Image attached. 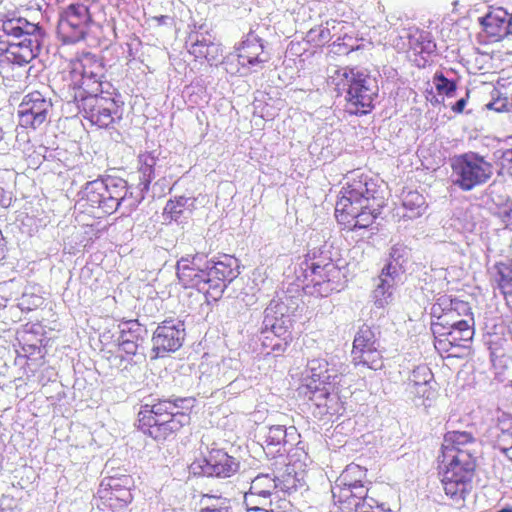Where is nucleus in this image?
<instances>
[{"mask_svg":"<svg viewBox=\"0 0 512 512\" xmlns=\"http://www.w3.org/2000/svg\"><path fill=\"white\" fill-rule=\"evenodd\" d=\"M126 194V183L122 180H94L88 182L81 197L84 211L96 218L110 215L117 210Z\"/></svg>","mask_w":512,"mask_h":512,"instance_id":"nucleus-7","label":"nucleus"},{"mask_svg":"<svg viewBox=\"0 0 512 512\" xmlns=\"http://www.w3.org/2000/svg\"><path fill=\"white\" fill-rule=\"evenodd\" d=\"M493 270V283L506 301H509V298L512 297V258L496 262L493 265Z\"/></svg>","mask_w":512,"mask_h":512,"instance_id":"nucleus-27","label":"nucleus"},{"mask_svg":"<svg viewBox=\"0 0 512 512\" xmlns=\"http://www.w3.org/2000/svg\"><path fill=\"white\" fill-rule=\"evenodd\" d=\"M342 374L330 368L329 362L324 358L312 359L307 364V375L302 388L310 401L318 407L326 406L332 393L339 392Z\"/></svg>","mask_w":512,"mask_h":512,"instance_id":"nucleus-8","label":"nucleus"},{"mask_svg":"<svg viewBox=\"0 0 512 512\" xmlns=\"http://www.w3.org/2000/svg\"><path fill=\"white\" fill-rule=\"evenodd\" d=\"M511 387H512V381H511Z\"/></svg>","mask_w":512,"mask_h":512,"instance_id":"nucleus-51","label":"nucleus"},{"mask_svg":"<svg viewBox=\"0 0 512 512\" xmlns=\"http://www.w3.org/2000/svg\"><path fill=\"white\" fill-rule=\"evenodd\" d=\"M410 60L418 68H425L436 53V43L429 32L421 31L409 38Z\"/></svg>","mask_w":512,"mask_h":512,"instance_id":"nucleus-23","label":"nucleus"},{"mask_svg":"<svg viewBox=\"0 0 512 512\" xmlns=\"http://www.w3.org/2000/svg\"><path fill=\"white\" fill-rule=\"evenodd\" d=\"M329 83L336 96H344V112L348 115L363 117L375 109L379 89L366 70L340 67L329 77Z\"/></svg>","mask_w":512,"mask_h":512,"instance_id":"nucleus-4","label":"nucleus"},{"mask_svg":"<svg viewBox=\"0 0 512 512\" xmlns=\"http://www.w3.org/2000/svg\"><path fill=\"white\" fill-rule=\"evenodd\" d=\"M497 428L503 433L512 435V417L503 414L498 418Z\"/></svg>","mask_w":512,"mask_h":512,"instance_id":"nucleus-40","label":"nucleus"},{"mask_svg":"<svg viewBox=\"0 0 512 512\" xmlns=\"http://www.w3.org/2000/svg\"><path fill=\"white\" fill-rule=\"evenodd\" d=\"M187 201L188 199L184 196L168 200L163 210L164 219L170 222L178 221L186 210Z\"/></svg>","mask_w":512,"mask_h":512,"instance_id":"nucleus-33","label":"nucleus"},{"mask_svg":"<svg viewBox=\"0 0 512 512\" xmlns=\"http://www.w3.org/2000/svg\"><path fill=\"white\" fill-rule=\"evenodd\" d=\"M474 437L469 432L449 431L444 435L441 453L461 455L466 453L470 458H476L473 450Z\"/></svg>","mask_w":512,"mask_h":512,"instance_id":"nucleus-24","label":"nucleus"},{"mask_svg":"<svg viewBox=\"0 0 512 512\" xmlns=\"http://www.w3.org/2000/svg\"><path fill=\"white\" fill-rule=\"evenodd\" d=\"M320 36L323 38V39H328L329 36H330V30L328 28H323L321 29L320 31Z\"/></svg>","mask_w":512,"mask_h":512,"instance_id":"nucleus-45","label":"nucleus"},{"mask_svg":"<svg viewBox=\"0 0 512 512\" xmlns=\"http://www.w3.org/2000/svg\"><path fill=\"white\" fill-rule=\"evenodd\" d=\"M186 45L188 53L200 64L213 65L222 57L221 45L210 31H191L188 34Z\"/></svg>","mask_w":512,"mask_h":512,"instance_id":"nucleus-17","label":"nucleus"},{"mask_svg":"<svg viewBox=\"0 0 512 512\" xmlns=\"http://www.w3.org/2000/svg\"><path fill=\"white\" fill-rule=\"evenodd\" d=\"M3 189L0 187V206H2Z\"/></svg>","mask_w":512,"mask_h":512,"instance_id":"nucleus-49","label":"nucleus"},{"mask_svg":"<svg viewBox=\"0 0 512 512\" xmlns=\"http://www.w3.org/2000/svg\"><path fill=\"white\" fill-rule=\"evenodd\" d=\"M201 503V512H232L230 501L226 498L206 496Z\"/></svg>","mask_w":512,"mask_h":512,"instance_id":"nucleus-35","label":"nucleus"},{"mask_svg":"<svg viewBox=\"0 0 512 512\" xmlns=\"http://www.w3.org/2000/svg\"><path fill=\"white\" fill-rule=\"evenodd\" d=\"M40 51V43L35 36L24 35L17 42L9 43L1 55L0 62L19 66L32 61Z\"/></svg>","mask_w":512,"mask_h":512,"instance_id":"nucleus-21","label":"nucleus"},{"mask_svg":"<svg viewBox=\"0 0 512 512\" xmlns=\"http://www.w3.org/2000/svg\"><path fill=\"white\" fill-rule=\"evenodd\" d=\"M355 491V489L343 485L336 480L335 485L332 487L334 503L343 510L363 509L365 506L373 508L368 503L367 493L356 494Z\"/></svg>","mask_w":512,"mask_h":512,"instance_id":"nucleus-25","label":"nucleus"},{"mask_svg":"<svg viewBox=\"0 0 512 512\" xmlns=\"http://www.w3.org/2000/svg\"><path fill=\"white\" fill-rule=\"evenodd\" d=\"M436 384L431 369L426 365L415 367L409 378L408 387Z\"/></svg>","mask_w":512,"mask_h":512,"instance_id":"nucleus-34","label":"nucleus"},{"mask_svg":"<svg viewBox=\"0 0 512 512\" xmlns=\"http://www.w3.org/2000/svg\"><path fill=\"white\" fill-rule=\"evenodd\" d=\"M187 399H157L140 406L135 427L157 443L175 439L191 423L192 407Z\"/></svg>","mask_w":512,"mask_h":512,"instance_id":"nucleus-3","label":"nucleus"},{"mask_svg":"<svg viewBox=\"0 0 512 512\" xmlns=\"http://www.w3.org/2000/svg\"><path fill=\"white\" fill-rule=\"evenodd\" d=\"M137 172L139 174V182L144 189H148L155 177V166L157 157L153 152L145 151L138 155Z\"/></svg>","mask_w":512,"mask_h":512,"instance_id":"nucleus-29","label":"nucleus"},{"mask_svg":"<svg viewBox=\"0 0 512 512\" xmlns=\"http://www.w3.org/2000/svg\"><path fill=\"white\" fill-rule=\"evenodd\" d=\"M502 452L512 462V445L510 447H501Z\"/></svg>","mask_w":512,"mask_h":512,"instance_id":"nucleus-43","label":"nucleus"},{"mask_svg":"<svg viewBox=\"0 0 512 512\" xmlns=\"http://www.w3.org/2000/svg\"><path fill=\"white\" fill-rule=\"evenodd\" d=\"M466 103H467V99L466 98H461L460 100H458L452 107H451V110L454 112V113H457V114H460L464 111V108L466 106Z\"/></svg>","mask_w":512,"mask_h":512,"instance_id":"nucleus-41","label":"nucleus"},{"mask_svg":"<svg viewBox=\"0 0 512 512\" xmlns=\"http://www.w3.org/2000/svg\"><path fill=\"white\" fill-rule=\"evenodd\" d=\"M153 19L159 24V25H163L165 24V21L168 19V16L166 15H160V16H155L153 17Z\"/></svg>","mask_w":512,"mask_h":512,"instance_id":"nucleus-44","label":"nucleus"},{"mask_svg":"<svg viewBox=\"0 0 512 512\" xmlns=\"http://www.w3.org/2000/svg\"><path fill=\"white\" fill-rule=\"evenodd\" d=\"M376 337L367 325H363L356 333L352 345V362L355 366H366L372 370L383 368V356L376 346Z\"/></svg>","mask_w":512,"mask_h":512,"instance_id":"nucleus-14","label":"nucleus"},{"mask_svg":"<svg viewBox=\"0 0 512 512\" xmlns=\"http://www.w3.org/2000/svg\"><path fill=\"white\" fill-rule=\"evenodd\" d=\"M0 512H5V510L3 508L0 507Z\"/></svg>","mask_w":512,"mask_h":512,"instance_id":"nucleus-50","label":"nucleus"},{"mask_svg":"<svg viewBox=\"0 0 512 512\" xmlns=\"http://www.w3.org/2000/svg\"><path fill=\"white\" fill-rule=\"evenodd\" d=\"M275 431L280 432L282 434H284V432H285L284 429L282 427H280V426L276 427Z\"/></svg>","mask_w":512,"mask_h":512,"instance_id":"nucleus-48","label":"nucleus"},{"mask_svg":"<svg viewBox=\"0 0 512 512\" xmlns=\"http://www.w3.org/2000/svg\"><path fill=\"white\" fill-rule=\"evenodd\" d=\"M434 83L436 90L439 94H444L452 97L456 92L457 85L455 81H450L443 73H436L434 75Z\"/></svg>","mask_w":512,"mask_h":512,"instance_id":"nucleus-36","label":"nucleus"},{"mask_svg":"<svg viewBox=\"0 0 512 512\" xmlns=\"http://www.w3.org/2000/svg\"><path fill=\"white\" fill-rule=\"evenodd\" d=\"M201 260L198 254L181 257L176 263V275L184 289H196L210 304L207 269H202Z\"/></svg>","mask_w":512,"mask_h":512,"instance_id":"nucleus-15","label":"nucleus"},{"mask_svg":"<svg viewBox=\"0 0 512 512\" xmlns=\"http://www.w3.org/2000/svg\"><path fill=\"white\" fill-rule=\"evenodd\" d=\"M247 512H280L278 510H275L272 506L271 507H263L253 510H248Z\"/></svg>","mask_w":512,"mask_h":512,"instance_id":"nucleus-42","label":"nucleus"},{"mask_svg":"<svg viewBox=\"0 0 512 512\" xmlns=\"http://www.w3.org/2000/svg\"><path fill=\"white\" fill-rule=\"evenodd\" d=\"M138 351L137 341L126 339L122 332L120 342L118 344L117 354L115 359H119L120 365H123L121 370H130L136 363L133 361V357Z\"/></svg>","mask_w":512,"mask_h":512,"instance_id":"nucleus-30","label":"nucleus"},{"mask_svg":"<svg viewBox=\"0 0 512 512\" xmlns=\"http://www.w3.org/2000/svg\"><path fill=\"white\" fill-rule=\"evenodd\" d=\"M454 183L463 191L485 184L493 175V165L484 156L467 152L455 156L451 163Z\"/></svg>","mask_w":512,"mask_h":512,"instance_id":"nucleus-9","label":"nucleus"},{"mask_svg":"<svg viewBox=\"0 0 512 512\" xmlns=\"http://www.w3.org/2000/svg\"><path fill=\"white\" fill-rule=\"evenodd\" d=\"M300 270L302 275L298 279L302 277L304 286L312 287L322 297L340 291L346 282L343 269L333 260L330 251L308 252L300 263Z\"/></svg>","mask_w":512,"mask_h":512,"instance_id":"nucleus-5","label":"nucleus"},{"mask_svg":"<svg viewBox=\"0 0 512 512\" xmlns=\"http://www.w3.org/2000/svg\"><path fill=\"white\" fill-rule=\"evenodd\" d=\"M508 27H509V34L512 35V15H511V18L508 22Z\"/></svg>","mask_w":512,"mask_h":512,"instance_id":"nucleus-47","label":"nucleus"},{"mask_svg":"<svg viewBox=\"0 0 512 512\" xmlns=\"http://www.w3.org/2000/svg\"><path fill=\"white\" fill-rule=\"evenodd\" d=\"M480 24L483 32L489 39L493 41L501 40L503 48L505 47V43L511 40L510 37L502 39L503 35L509 33L508 24H506V21L503 18L493 13H488L484 17L480 18Z\"/></svg>","mask_w":512,"mask_h":512,"instance_id":"nucleus-26","label":"nucleus"},{"mask_svg":"<svg viewBox=\"0 0 512 512\" xmlns=\"http://www.w3.org/2000/svg\"><path fill=\"white\" fill-rule=\"evenodd\" d=\"M366 477V468L358 464L351 463L345 467L336 480L343 485H347L348 487L355 489L356 494H361L368 492L364 485Z\"/></svg>","mask_w":512,"mask_h":512,"instance_id":"nucleus-28","label":"nucleus"},{"mask_svg":"<svg viewBox=\"0 0 512 512\" xmlns=\"http://www.w3.org/2000/svg\"><path fill=\"white\" fill-rule=\"evenodd\" d=\"M436 384L407 387L409 399L417 406H431L437 398Z\"/></svg>","mask_w":512,"mask_h":512,"instance_id":"nucleus-31","label":"nucleus"},{"mask_svg":"<svg viewBox=\"0 0 512 512\" xmlns=\"http://www.w3.org/2000/svg\"><path fill=\"white\" fill-rule=\"evenodd\" d=\"M431 330L448 328L470 323L471 307L468 302L452 299L447 295L440 296L431 306Z\"/></svg>","mask_w":512,"mask_h":512,"instance_id":"nucleus-12","label":"nucleus"},{"mask_svg":"<svg viewBox=\"0 0 512 512\" xmlns=\"http://www.w3.org/2000/svg\"><path fill=\"white\" fill-rule=\"evenodd\" d=\"M236 258L224 255L213 265L207 268L209 289V298L212 302L218 301L227 287V283L231 282L237 275Z\"/></svg>","mask_w":512,"mask_h":512,"instance_id":"nucleus-19","label":"nucleus"},{"mask_svg":"<svg viewBox=\"0 0 512 512\" xmlns=\"http://www.w3.org/2000/svg\"><path fill=\"white\" fill-rule=\"evenodd\" d=\"M200 474L207 477L229 478L235 475L239 468V460L229 455L224 449L212 448L198 463Z\"/></svg>","mask_w":512,"mask_h":512,"instance_id":"nucleus-20","label":"nucleus"},{"mask_svg":"<svg viewBox=\"0 0 512 512\" xmlns=\"http://www.w3.org/2000/svg\"><path fill=\"white\" fill-rule=\"evenodd\" d=\"M424 203L423 196L417 191H409L403 195V206L410 210L421 207Z\"/></svg>","mask_w":512,"mask_h":512,"instance_id":"nucleus-38","label":"nucleus"},{"mask_svg":"<svg viewBox=\"0 0 512 512\" xmlns=\"http://www.w3.org/2000/svg\"><path fill=\"white\" fill-rule=\"evenodd\" d=\"M104 65L92 53L71 59L62 71L64 87L73 94L79 113L99 129L112 127L121 119V108L110 93L102 92Z\"/></svg>","mask_w":512,"mask_h":512,"instance_id":"nucleus-1","label":"nucleus"},{"mask_svg":"<svg viewBox=\"0 0 512 512\" xmlns=\"http://www.w3.org/2000/svg\"><path fill=\"white\" fill-rule=\"evenodd\" d=\"M92 4L94 1L75 0L62 10L57 33L63 43H77L86 37L92 22Z\"/></svg>","mask_w":512,"mask_h":512,"instance_id":"nucleus-10","label":"nucleus"},{"mask_svg":"<svg viewBox=\"0 0 512 512\" xmlns=\"http://www.w3.org/2000/svg\"><path fill=\"white\" fill-rule=\"evenodd\" d=\"M502 173L512 178V149H507L501 157Z\"/></svg>","mask_w":512,"mask_h":512,"instance_id":"nucleus-39","label":"nucleus"},{"mask_svg":"<svg viewBox=\"0 0 512 512\" xmlns=\"http://www.w3.org/2000/svg\"><path fill=\"white\" fill-rule=\"evenodd\" d=\"M244 504L246 506V511L263 507H271L273 505L270 498H262L261 496L251 495L250 493H245Z\"/></svg>","mask_w":512,"mask_h":512,"instance_id":"nucleus-37","label":"nucleus"},{"mask_svg":"<svg viewBox=\"0 0 512 512\" xmlns=\"http://www.w3.org/2000/svg\"><path fill=\"white\" fill-rule=\"evenodd\" d=\"M390 269H391V264H388L385 268H383L382 270V275H390Z\"/></svg>","mask_w":512,"mask_h":512,"instance_id":"nucleus-46","label":"nucleus"},{"mask_svg":"<svg viewBox=\"0 0 512 512\" xmlns=\"http://www.w3.org/2000/svg\"><path fill=\"white\" fill-rule=\"evenodd\" d=\"M385 201L382 182L363 172H351L339 191L336 220L349 231L367 229L381 215Z\"/></svg>","mask_w":512,"mask_h":512,"instance_id":"nucleus-2","label":"nucleus"},{"mask_svg":"<svg viewBox=\"0 0 512 512\" xmlns=\"http://www.w3.org/2000/svg\"><path fill=\"white\" fill-rule=\"evenodd\" d=\"M277 488L276 481L273 477L262 474L256 476L250 485L249 491L251 495L261 496L262 498H271Z\"/></svg>","mask_w":512,"mask_h":512,"instance_id":"nucleus-32","label":"nucleus"},{"mask_svg":"<svg viewBox=\"0 0 512 512\" xmlns=\"http://www.w3.org/2000/svg\"><path fill=\"white\" fill-rule=\"evenodd\" d=\"M134 489L135 481L131 475L119 474L105 477L97 491L99 506L111 512H124L134 500L132 494Z\"/></svg>","mask_w":512,"mask_h":512,"instance_id":"nucleus-11","label":"nucleus"},{"mask_svg":"<svg viewBox=\"0 0 512 512\" xmlns=\"http://www.w3.org/2000/svg\"><path fill=\"white\" fill-rule=\"evenodd\" d=\"M185 338L184 323L180 320H164L153 333V351L156 356L177 351Z\"/></svg>","mask_w":512,"mask_h":512,"instance_id":"nucleus-18","label":"nucleus"},{"mask_svg":"<svg viewBox=\"0 0 512 512\" xmlns=\"http://www.w3.org/2000/svg\"><path fill=\"white\" fill-rule=\"evenodd\" d=\"M237 57L240 65L248 68H262L269 61L263 39L253 32L248 33L237 48Z\"/></svg>","mask_w":512,"mask_h":512,"instance_id":"nucleus-22","label":"nucleus"},{"mask_svg":"<svg viewBox=\"0 0 512 512\" xmlns=\"http://www.w3.org/2000/svg\"><path fill=\"white\" fill-rule=\"evenodd\" d=\"M52 103L39 91L24 96L18 108L19 123L25 128L36 129L46 122Z\"/></svg>","mask_w":512,"mask_h":512,"instance_id":"nucleus-16","label":"nucleus"},{"mask_svg":"<svg viewBox=\"0 0 512 512\" xmlns=\"http://www.w3.org/2000/svg\"><path fill=\"white\" fill-rule=\"evenodd\" d=\"M440 476L443 490L453 502L460 503L470 494L477 462L466 453H441Z\"/></svg>","mask_w":512,"mask_h":512,"instance_id":"nucleus-6","label":"nucleus"},{"mask_svg":"<svg viewBox=\"0 0 512 512\" xmlns=\"http://www.w3.org/2000/svg\"><path fill=\"white\" fill-rule=\"evenodd\" d=\"M434 336V347L442 357H458L461 349L469 347L474 336L470 323H462L448 328L431 330Z\"/></svg>","mask_w":512,"mask_h":512,"instance_id":"nucleus-13","label":"nucleus"}]
</instances>
